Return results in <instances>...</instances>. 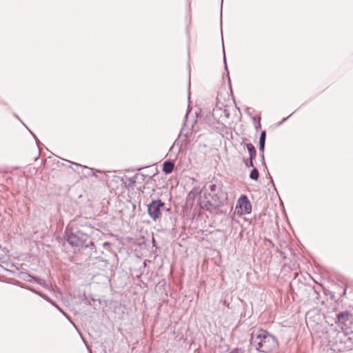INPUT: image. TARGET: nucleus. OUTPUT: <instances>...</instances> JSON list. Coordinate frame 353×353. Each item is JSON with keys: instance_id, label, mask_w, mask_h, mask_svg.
I'll return each instance as SVG.
<instances>
[{"instance_id": "obj_1", "label": "nucleus", "mask_w": 353, "mask_h": 353, "mask_svg": "<svg viewBox=\"0 0 353 353\" xmlns=\"http://www.w3.org/2000/svg\"><path fill=\"white\" fill-rule=\"evenodd\" d=\"M250 345L259 352L270 353L279 346L277 338L261 328H254L250 334Z\"/></svg>"}, {"instance_id": "obj_28", "label": "nucleus", "mask_w": 353, "mask_h": 353, "mask_svg": "<svg viewBox=\"0 0 353 353\" xmlns=\"http://www.w3.org/2000/svg\"><path fill=\"white\" fill-rule=\"evenodd\" d=\"M108 245H110V243L108 242V241H105L103 243V247H105V246H108Z\"/></svg>"}, {"instance_id": "obj_18", "label": "nucleus", "mask_w": 353, "mask_h": 353, "mask_svg": "<svg viewBox=\"0 0 353 353\" xmlns=\"http://www.w3.org/2000/svg\"><path fill=\"white\" fill-rule=\"evenodd\" d=\"M26 290H28L31 291L32 292H33V293H34V294H36L39 295V296H41V298H42V297L43 296V295H44V294H43V293H42V292H39V291H38V290H35V289H34V288H33L29 287V286H28V287L26 288Z\"/></svg>"}, {"instance_id": "obj_2", "label": "nucleus", "mask_w": 353, "mask_h": 353, "mask_svg": "<svg viewBox=\"0 0 353 353\" xmlns=\"http://www.w3.org/2000/svg\"><path fill=\"white\" fill-rule=\"evenodd\" d=\"M222 184L212 183L211 181L205 184V198L207 199L205 205L208 211L212 209H219L227 201L228 194L223 191Z\"/></svg>"}, {"instance_id": "obj_15", "label": "nucleus", "mask_w": 353, "mask_h": 353, "mask_svg": "<svg viewBox=\"0 0 353 353\" xmlns=\"http://www.w3.org/2000/svg\"><path fill=\"white\" fill-rule=\"evenodd\" d=\"M250 178L252 180L257 181L259 177V172L256 168H254L249 175Z\"/></svg>"}, {"instance_id": "obj_32", "label": "nucleus", "mask_w": 353, "mask_h": 353, "mask_svg": "<svg viewBox=\"0 0 353 353\" xmlns=\"http://www.w3.org/2000/svg\"><path fill=\"white\" fill-rule=\"evenodd\" d=\"M345 294H346V288H345V290H344V291H343V294H341V296H343V295H345Z\"/></svg>"}, {"instance_id": "obj_11", "label": "nucleus", "mask_w": 353, "mask_h": 353, "mask_svg": "<svg viewBox=\"0 0 353 353\" xmlns=\"http://www.w3.org/2000/svg\"><path fill=\"white\" fill-rule=\"evenodd\" d=\"M43 299L47 301L48 303H51L53 306L57 308L67 319H70V316L65 313L52 299H51L49 296L44 294L42 297Z\"/></svg>"}, {"instance_id": "obj_24", "label": "nucleus", "mask_w": 353, "mask_h": 353, "mask_svg": "<svg viewBox=\"0 0 353 353\" xmlns=\"http://www.w3.org/2000/svg\"><path fill=\"white\" fill-rule=\"evenodd\" d=\"M229 353H243V352H242L241 350L235 348L233 350H232L231 352H230Z\"/></svg>"}, {"instance_id": "obj_16", "label": "nucleus", "mask_w": 353, "mask_h": 353, "mask_svg": "<svg viewBox=\"0 0 353 353\" xmlns=\"http://www.w3.org/2000/svg\"><path fill=\"white\" fill-rule=\"evenodd\" d=\"M201 190L199 187H194L188 194L190 198H194L196 195L201 194Z\"/></svg>"}, {"instance_id": "obj_35", "label": "nucleus", "mask_w": 353, "mask_h": 353, "mask_svg": "<svg viewBox=\"0 0 353 353\" xmlns=\"http://www.w3.org/2000/svg\"><path fill=\"white\" fill-rule=\"evenodd\" d=\"M191 127H193V123H190Z\"/></svg>"}, {"instance_id": "obj_14", "label": "nucleus", "mask_w": 353, "mask_h": 353, "mask_svg": "<svg viewBox=\"0 0 353 353\" xmlns=\"http://www.w3.org/2000/svg\"><path fill=\"white\" fill-rule=\"evenodd\" d=\"M188 112L185 115V123H184L183 127L182 128V129L180 132L179 137L184 136L186 138L188 136L190 129L188 128V127H187V125H188Z\"/></svg>"}, {"instance_id": "obj_12", "label": "nucleus", "mask_w": 353, "mask_h": 353, "mask_svg": "<svg viewBox=\"0 0 353 353\" xmlns=\"http://www.w3.org/2000/svg\"><path fill=\"white\" fill-rule=\"evenodd\" d=\"M265 139H266V132L265 130H263L261 132V134L259 137V150L262 153L264 152V150H265Z\"/></svg>"}, {"instance_id": "obj_5", "label": "nucleus", "mask_w": 353, "mask_h": 353, "mask_svg": "<svg viewBox=\"0 0 353 353\" xmlns=\"http://www.w3.org/2000/svg\"><path fill=\"white\" fill-rule=\"evenodd\" d=\"M148 214L153 221H157L161 215V209H164L165 203L161 199H154L147 205Z\"/></svg>"}, {"instance_id": "obj_23", "label": "nucleus", "mask_w": 353, "mask_h": 353, "mask_svg": "<svg viewBox=\"0 0 353 353\" xmlns=\"http://www.w3.org/2000/svg\"><path fill=\"white\" fill-rule=\"evenodd\" d=\"M245 165L247 167H253L254 168V160H251V159H250V161L246 163Z\"/></svg>"}, {"instance_id": "obj_30", "label": "nucleus", "mask_w": 353, "mask_h": 353, "mask_svg": "<svg viewBox=\"0 0 353 353\" xmlns=\"http://www.w3.org/2000/svg\"><path fill=\"white\" fill-rule=\"evenodd\" d=\"M261 128V123H259L256 125V129L258 130L259 128Z\"/></svg>"}, {"instance_id": "obj_8", "label": "nucleus", "mask_w": 353, "mask_h": 353, "mask_svg": "<svg viewBox=\"0 0 353 353\" xmlns=\"http://www.w3.org/2000/svg\"><path fill=\"white\" fill-rule=\"evenodd\" d=\"M148 175L137 173L132 177H125V181L124 182L125 186L128 189L132 188L136 182L139 181V177H141L143 179H144Z\"/></svg>"}, {"instance_id": "obj_29", "label": "nucleus", "mask_w": 353, "mask_h": 353, "mask_svg": "<svg viewBox=\"0 0 353 353\" xmlns=\"http://www.w3.org/2000/svg\"><path fill=\"white\" fill-rule=\"evenodd\" d=\"M72 165H75L76 167H81V165L76 163H71Z\"/></svg>"}, {"instance_id": "obj_22", "label": "nucleus", "mask_w": 353, "mask_h": 353, "mask_svg": "<svg viewBox=\"0 0 353 353\" xmlns=\"http://www.w3.org/2000/svg\"><path fill=\"white\" fill-rule=\"evenodd\" d=\"M83 168H85V169H88V170H89V172H88V176H95V174H94V172L93 169H90V168H88V167H86V166H83Z\"/></svg>"}, {"instance_id": "obj_9", "label": "nucleus", "mask_w": 353, "mask_h": 353, "mask_svg": "<svg viewBox=\"0 0 353 353\" xmlns=\"http://www.w3.org/2000/svg\"><path fill=\"white\" fill-rule=\"evenodd\" d=\"M174 168L173 161L170 160L165 161L163 164L162 170L165 174H170L172 172Z\"/></svg>"}, {"instance_id": "obj_26", "label": "nucleus", "mask_w": 353, "mask_h": 353, "mask_svg": "<svg viewBox=\"0 0 353 353\" xmlns=\"http://www.w3.org/2000/svg\"><path fill=\"white\" fill-rule=\"evenodd\" d=\"M292 114L287 117L286 118H284L279 123V125H281L283 123H284Z\"/></svg>"}, {"instance_id": "obj_3", "label": "nucleus", "mask_w": 353, "mask_h": 353, "mask_svg": "<svg viewBox=\"0 0 353 353\" xmlns=\"http://www.w3.org/2000/svg\"><path fill=\"white\" fill-rule=\"evenodd\" d=\"M65 238L67 242L72 247L77 248L79 250L88 248L93 249L94 247V243L91 239H90V236L78 229H66L65 232Z\"/></svg>"}, {"instance_id": "obj_4", "label": "nucleus", "mask_w": 353, "mask_h": 353, "mask_svg": "<svg viewBox=\"0 0 353 353\" xmlns=\"http://www.w3.org/2000/svg\"><path fill=\"white\" fill-rule=\"evenodd\" d=\"M230 115V113L228 106L219 101L216 103L212 112L214 119L221 124H225L228 121Z\"/></svg>"}, {"instance_id": "obj_34", "label": "nucleus", "mask_w": 353, "mask_h": 353, "mask_svg": "<svg viewBox=\"0 0 353 353\" xmlns=\"http://www.w3.org/2000/svg\"><path fill=\"white\" fill-rule=\"evenodd\" d=\"M139 180H142V181H143L144 179H143L141 177H139Z\"/></svg>"}, {"instance_id": "obj_7", "label": "nucleus", "mask_w": 353, "mask_h": 353, "mask_svg": "<svg viewBox=\"0 0 353 353\" xmlns=\"http://www.w3.org/2000/svg\"><path fill=\"white\" fill-rule=\"evenodd\" d=\"M352 318V313L348 310L340 312L336 314L335 323L338 325H346V323Z\"/></svg>"}, {"instance_id": "obj_31", "label": "nucleus", "mask_w": 353, "mask_h": 353, "mask_svg": "<svg viewBox=\"0 0 353 353\" xmlns=\"http://www.w3.org/2000/svg\"><path fill=\"white\" fill-rule=\"evenodd\" d=\"M261 159H262V162L263 161V159H265L263 152L262 153V154L261 156Z\"/></svg>"}, {"instance_id": "obj_25", "label": "nucleus", "mask_w": 353, "mask_h": 353, "mask_svg": "<svg viewBox=\"0 0 353 353\" xmlns=\"http://www.w3.org/2000/svg\"><path fill=\"white\" fill-rule=\"evenodd\" d=\"M245 112L247 114H248L249 116H251L252 114V112H251V108H247L245 109Z\"/></svg>"}, {"instance_id": "obj_21", "label": "nucleus", "mask_w": 353, "mask_h": 353, "mask_svg": "<svg viewBox=\"0 0 353 353\" xmlns=\"http://www.w3.org/2000/svg\"><path fill=\"white\" fill-rule=\"evenodd\" d=\"M14 285L20 287V288H25L26 289V288L28 287L26 284L24 283H22L21 282L19 281H16L14 283Z\"/></svg>"}, {"instance_id": "obj_13", "label": "nucleus", "mask_w": 353, "mask_h": 353, "mask_svg": "<svg viewBox=\"0 0 353 353\" xmlns=\"http://www.w3.org/2000/svg\"><path fill=\"white\" fill-rule=\"evenodd\" d=\"M246 148L249 153V159H251V160H254L256 156V150L254 145L251 143H248L246 144Z\"/></svg>"}, {"instance_id": "obj_19", "label": "nucleus", "mask_w": 353, "mask_h": 353, "mask_svg": "<svg viewBox=\"0 0 353 353\" xmlns=\"http://www.w3.org/2000/svg\"><path fill=\"white\" fill-rule=\"evenodd\" d=\"M262 165H263L264 167V169L267 170L268 172V177L270 179V182L273 185V186H274V181H273V179H272V177L271 176L270 172H268V167L266 165V163L265 162V159H263V161L262 162Z\"/></svg>"}, {"instance_id": "obj_6", "label": "nucleus", "mask_w": 353, "mask_h": 353, "mask_svg": "<svg viewBox=\"0 0 353 353\" xmlns=\"http://www.w3.org/2000/svg\"><path fill=\"white\" fill-rule=\"evenodd\" d=\"M236 208H240L241 213L250 214L252 205L246 195H241L237 200Z\"/></svg>"}, {"instance_id": "obj_20", "label": "nucleus", "mask_w": 353, "mask_h": 353, "mask_svg": "<svg viewBox=\"0 0 353 353\" xmlns=\"http://www.w3.org/2000/svg\"><path fill=\"white\" fill-rule=\"evenodd\" d=\"M223 51L224 68H225V70L226 72L227 76L229 77V71H228L227 63H226V58H225V54L224 46H223Z\"/></svg>"}, {"instance_id": "obj_10", "label": "nucleus", "mask_w": 353, "mask_h": 353, "mask_svg": "<svg viewBox=\"0 0 353 353\" xmlns=\"http://www.w3.org/2000/svg\"><path fill=\"white\" fill-rule=\"evenodd\" d=\"M18 277L23 281L29 282H35L37 279V277H35L34 276L23 272H21L20 273H19Z\"/></svg>"}, {"instance_id": "obj_27", "label": "nucleus", "mask_w": 353, "mask_h": 353, "mask_svg": "<svg viewBox=\"0 0 353 353\" xmlns=\"http://www.w3.org/2000/svg\"><path fill=\"white\" fill-rule=\"evenodd\" d=\"M30 132H31V134L33 135V137H34V139H35V141H36V143H37V144L38 145V144H39V140L37 139V137L35 136V134H33L31 131H30Z\"/></svg>"}, {"instance_id": "obj_17", "label": "nucleus", "mask_w": 353, "mask_h": 353, "mask_svg": "<svg viewBox=\"0 0 353 353\" xmlns=\"http://www.w3.org/2000/svg\"><path fill=\"white\" fill-rule=\"evenodd\" d=\"M35 282L45 288H48V285L46 281L37 278Z\"/></svg>"}, {"instance_id": "obj_33", "label": "nucleus", "mask_w": 353, "mask_h": 353, "mask_svg": "<svg viewBox=\"0 0 353 353\" xmlns=\"http://www.w3.org/2000/svg\"><path fill=\"white\" fill-rule=\"evenodd\" d=\"M166 211L168 212H170V208H165Z\"/></svg>"}]
</instances>
